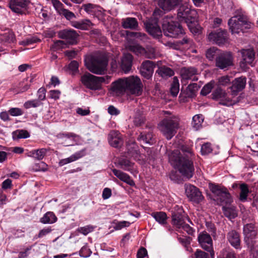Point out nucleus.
Wrapping results in <instances>:
<instances>
[{
    "label": "nucleus",
    "mask_w": 258,
    "mask_h": 258,
    "mask_svg": "<svg viewBox=\"0 0 258 258\" xmlns=\"http://www.w3.org/2000/svg\"><path fill=\"white\" fill-rule=\"evenodd\" d=\"M143 84L140 79L136 76L120 78L113 82L111 85V91L117 95L126 93L139 96L142 93Z\"/></svg>",
    "instance_id": "1"
},
{
    "label": "nucleus",
    "mask_w": 258,
    "mask_h": 258,
    "mask_svg": "<svg viewBox=\"0 0 258 258\" xmlns=\"http://www.w3.org/2000/svg\"><path fill=\"white\" fill-rule=\"evenodd\" d=\"M194 157L182 156L179 150H175L169 155V162L174 169L188 179L191 178L194 174Z\"/></svg>",
    "instance_id": "2"
},
{
    "label": "nucleus",
    "mask_w": 258,
    "mask_h": 258,
    "mask_svg": "<svg viewBox=\"0 0 258 258\" xmlns=\"http://www.w3.org/2000/svg\"><path fill=\"white\" fill-rule=\"evenodd\" d=\"M228 25L232 34L245 33L253 26L248 16L241 12H238L231 17L228 20Z\"/></svg>",
    "instance_id": "3"
},
{
    "label": "nucleus",
    "mask_w": 258,
    "mask_h": 258,
    "mask_svg": "<svg viewBox=\"0 0 258 258\" xmlns=\"http://www.w3.org/2000/svg\"><path fill=\"white\" fill-rule=\"evenodd\" d=\"M165 114H168L165 116L159 123V128L163 136L169 140L176 134L177 130L179 127V119L177 116L171 114L166 111Z\"/></svg>",
    "instance_id": "4"
},
{
    "label": "nucleus",
    "mask_w": 258,
    "mask_h": 258,
    "mask_svg": "<svg viewBox=\"0 0 258 258\" xmlns=\"http://www.w3.org/2000/svg\"><path fill=\"white\" fill-rule=\"evenodd\" d=\"M85 64L92 73L102 75L106 71L107 59L103 57L91 55L85 59Z\"/></svg>",
    "instance_id": "5"
},
{
    "label": "nucleus",
    "mask_w": 258,
    "mask_h": 258,
    "mask_svg": "<svg viewBox=\"0 0 258 258\" xmlns=\"http://www.w3.org/2000/svg\"><path fill=\"white\" fill-rule=\"evenodd\" d=\"M108 79V76L97 77L86 73L81 76V81L86 88L92 90H99L101 88V83Z\"/></svg>",
    "instance_id": "6"
},
{
    "label": "nucleus",
    "mask_w": 258,
    "mask_h": 258,
    "mask_svg": "<svg viewBox=\"0 0 258 258\" xmlns=\"http://www.w3.org/2000/svg\"><path fill=\"white\" fill-rule=\"evenodd\" d=\"M164 34L168 37L176 38L184 33L181 24L177 21L164 20L162 24Z\"/></svg>",
    "instance_id": "7"
},
{
    "label": "nucleus",
    "mask_w": 258,
    "mask_h": 258,
    "mask_svg": "<svg viewBox=\"0 0 258 258\" xmlns=\"http://www.w3.org/2000/svg\"><path fill=\"white\" fill-rule=\"evenodd\" d=\"M197 13L186 5H181L177 11V18L180 22L187 24H192L196 21Z\"/></svg>",
    "instance_id": "8"
},
{
    "label": "nucleus",
    "mask_w": 258,
    "mask_h": 258,
    "mask_svg": "<svg viewBox=\"0 0 258 258\" xmlns=\"http://www.w3.org/2000/svg\"><path fill=\"white\" fill-rule=\"evenodd\" d=\"M233 56L230 51H222L217 56L215 66L220 70H227L233 65Z\"/></svg>",
    "instance_id": "9"
},
{
    "label": "nucleus",
    "mask_w": 258,
    "mask_h": 258,
    "mask_svg": "<svg viewBox=\"0 0 258 258\" xmlns=\"http://www.w3.org/2000/svg\"><path fill=\"white\" fill-rule=\"evenodd\" d=\"M198 241L200 246L210 253L211 258L215 257L213 240L210 235L206 231L201 232L198 237Z\"/></svg>",
    "instance_id": "10"
},
{
    "label": "nucleus",
    "mask_w": 258,
    "mask_h": 258,
    "mask_svg": "<svg viewBox=\"0 0 258 258\" xmlns=\"http://www.w3.org/2000/svg\"><path fill=\"white\" fill-rule=\"evenodd\" d=\"M185 192L189 200L196 204L200 203L204 199L200 189L190 184H185Z\"/></svg>",
    "instance_id": "11"
},
{
    "label": "nucleus",
    "mask_w": 258,
    "mask_h": 258,
    "mask_svg": "<svg viewBox=\"0 0 258 258\" xmlns=\"http://www.w3.org/2000/svg\"><path fill=\"white\" fill-rule=\"evenodd\" d=\"M244 241L246 245L257 243L255 239L257 236V229L252 223L247 224L243 227Z\"/></svg>",
    "instance_id": "12"
},
{
    "label": "nucleus",
    "mask_w": 258,
    "mask_h": 258,
    "mask_svg": "<svg viewBox=\"0 0 258 258\" xmlns=\"http://www.w3.org/2000/svg\"><path fill=\"white\" fill-rule=\"evenodd\" d=\"M30 3V0H10L8 6L12 12L22 15L25 14Z\"/></svg>",
    "instance_id": "13"
},
{
    "label": "nucleus",
    "mask_w": 258,
    "mask_h": 258,
    "mask_svg": "<svg viewBox=\"0 0 258 258\" xmlns=\"http://www.w3.org/2000/svg\"><path fill=\"white\" fill-rule=\"evenodd\" d=\"M208 39L219 45L224 44L227 41V31L222 29L214 30L209 33Z\"/></svg>",
    "instance_id": "14"
},
{
    "label": "nucleus",
    "mask_w": 258,
    "mask_h": 258,
    "mask_svg": "<svg viewBox=\"0 0 258 258\" xmlns=\"http://www.w3.org/2000/svg\"><path fill=\"white\" fill-rule=\"evenodd\" d=\"M155 67L154 62L149 60H144L140 67V74L144 78L149 80L152 77Z\"/></svg>",
    "instance_id": "15"
},
{
    "label": "nucleus",
    "mask_w": 258,
    "mask_h": 258,
    "mask_svg": "<svg viewBox=\"0 0 258 258\" xmlns=\"http://www.w3.org/2000/svg\"><path fill=\"white\" fill-rule=\"evenodd\" d=\"M171 223L177 229H181L182 225L185 223V216L184 212L182 208H178L172 212Z\"/></svg>",
    "instance_id": "16"
},
{
    "label": "nucleus",
    "mask_w": 258,
    "mask_h": 258,
    "mask_svg": "<svg viewBox=\"0 0 258 258\" xmlns=\"http://www.w3.org/2000/svg\"><path fill=\"white\" fill-rule=\"evenodd\" d=\"M32 81V79L29 80L28 78H25L19 82L14 83L12 84L10 91L15 94L25 92L29 89Z\"/></svg>",
    "instance_id": "17"
},
{
    "label": "nucleus",
    "mask_w": 258,
    "mask_h": 258,
    "mask_svg": "<svg viewBox=\"0 0 258 258\" xmlns=\"http://www.w3.org/2000/svg\"><path fill=\"white\" fill-rule=\"evenodd\" d=\"M58 36L59 38L67 40L69 44L74 45L77 43L79 35L73 29H64L58 32Z\"/></svg>",
    "instance_id": "18"
},
{
    "label": "nucleus",
    "mask_w": 258,
    "mask_h": 258,
    "mask_svg": "<svg viewBox=\"0 0 258 258\" xmlns=\"http://www.w3.org/2000/svg\"><path fill=\"white\" fill-rule=\"evenodd\" d=\"M145 25L147 31L154 38L159 39L162 37V31L156 21L149 20Z\"/></svg>",
    "instance_id": "19"
},
{
    "label": "nucleus",
    "mask_w": 258,
    "mask_h": 258,
    "mask_svg": "<svg viewBox=\"0 0 258 258\" xmlns=\"http://www.w3.org/2000/svg\"><path fill=\"white\" fill-rule=\"evenodd\" d=\"M246 78L244 76L235 78L232 82V85L230 89L233 95H237L238 93L242 91L245 87Z\"/></svg>",
    "instance_id": "20"
},
{
    "label": "nucleus",
    "mask_w": 258,
    "mask_h": 258,
    "mask_svg": "<svg viewBox=\"0 0 258 258\" xmlns=\"http://www.w3.org/2000/svg\"><path fill=\"white\" fill-rule=\"evenodd\" d=\"M242 59L239 62L240 67L243 69H246L247 65L251 64L254 58L255 54L252 50L245 49L241 52Z\"/></svg>",
    "instance_id": "21"
},
{
    "label": "nucleus",
    "mask_w": 258,
    "mask_h": 258,
    "mask_svg": "<svg viewBox=\"0 0 258 258\" xmlns=\"http://www.w3.org/2000/svg\"><path fill=\"white\" fill-rule=\"evenodd\" d=\"M108 140L113 147L119 148L123 144V139L120 133L117 131H111L108 135Z\"/></svg>",
    "instance_id": "22"
},
{
    "label": "nucleus",
    "mask_w": 258,
    "mask_h": 258,
    "mask_svg": "<svg viewBox=\"0 0 258 258\" xmlns=\"http://www.w3.org/2000/svg\"><path fill=\"white\" fill-rule=\"evenodd\" d=\"M227 238L230 244L235 248L240 249L241 240L239 233L235 230L229 231L227 234Z\"/></svg>",
    "instance_id": "23"
},
{
    "label": "nucleus",
    "mask_w": 258,
    "mask_h": 258,
    "mask_svg": "<svg viewBox=\"0 0 258 258\" xmlns=\"http://www.w3.org/2000/svg\"><path fill=\"white\" fill-rule=\"evenodd\" d=\"M86 155V149H83L79 151L74 154L71 155L70 157L61 159L59 161L58 164L59 166H62L68 163L75 161Z\"/></svg>",
    "instance_id": "24"
},
{
    "label": "nucleus",
    "mask_w": 258,
    "mask_h": 258,
    "mask_svg": "<svg viewBox=\"0 0 258 258\" xmlns=\"http://www.w3.org/2000/svg\"><path fill=\"white\" fill-rule=\"evenodd\" d=\"M182 0H159L158 5L165 11H169L177 6Z\"/></svg>",
    "instance_id": "25"
},
{
    "label": "nucleus",
    "mask_w": 258,
    "mask_h": 258,
    "mask_svg": "<svg viewBox=\"0 0 258 258\" xmlns=\"http://www.w3.org/2000/svg\"><path fill=\"white\" fill-rule=\"evenodd\" d=\"M112 171L114 175L116 176L120 180L125 182L127 184L134 186L135 185V183L131 176L126 173H124L119 170L116 169H112Z\"/></svg>",
    "instance_id": "26"
},
{
    "label": "nucleus",
    "mask_w": 258,
    "mask_h": 258,
    "mask_svg": "<svg viewBox=\"0 0 258 258\" xmlns=\"http://www.w3.org/2000/svg\"><path fill=\"white\" fill-rule=\"evenodd\" d=\"M117 165L123 170L128 171L132 173H133L135 169V163L126 158L119 159L117 162Z\"/></svg>",
    "instance_id": "27"
},
{
    "label": "nucleus",
    "mask_w": 258,
    "mask_h": 258,
    "mask_svg": "<svg viewBox=\"0 0 258 258\" xmlns=\"http://www.w3.org/2000/svg\"><path fill=\"white\" fill-rule=\"evenodd\" d=\"M122 26L124 29L137 30L139 28V23L136 18L127 17L122 20Z\"/></svg>",
    "instance_id": "28"
},
{
    "label": "nucleus",
    "mask_w": 258,
    "mask_h": 258,
    "mask_svg": "<svg viewBox=\"0 0 258 258\" xmlns=\"http://www.w3.org/2000/svg\"><path fill=\"white\" fill-rule=\"evenodd\" d=\"M133 57L130 53L123 55L121 60V68L125 73H128L132 68Z\"/></svg>",
    "instance_id": "29"
},
{
    "label": "nucleus",
    "mask_w": 258,
    "mask_h": 258,
    "mask_svg": "<svg viewBox=\"0 0 258 258\" xmlns=\"http://www.w3.org/2000/svg\"><path fill=\"white\" fill-rule=\"evenodd\" d=\"M216 200L221 205H230L233 202L232 196L227 188L216 197Z\"/></svg>",
    "instance_id": "30"
},
{
    "label": "nucleus",
    "mask_w": 258,
    "mask_h": 258,
    "mask_svg": "<svg viewBox=\"0 0 258 258\" xmlns=\"http://www.w3.org/2000/svg\"><path fill=\"white\" fill-rule=\"evenodd\" d=\"M222 211L224 216L229 220L235 218L237 216V211L235 206H223Z\"/></svg>",
    "instance_id": "31"
},
{
    "label": "nucleus",
    "mask_w": 258,
    "mask_h": 258,
    "mask_svg": "<svg viewBox=\"0 0 258 258\" xmlns=\"http://www.w3.org/2000/svg\"><path fill=\"white\" fill-rule=\"evenodd\" d=\"M157 74L162 78L166 79L168 77L173 76L174 75V72L172 69L170 68L162 66L159 67L156 71L155 75Z\"/></svg>",
    "instance_id": "32"
},
{
    "label": "nucleus",
    "mask_w": 258,
    "mask_h": 258,
    "mask_svg": "<svg viewBox=\"0 0 258 258\" xmlns=\"http://www.w3.org/2000/svg\"><path fill=\"white\" fill-rule=\"evenodd\" d=\"M153 135L151 132H141L137 137V140L144 143L151 145L153 144Z\"/></svg>",
    "instance_id": "33"
},
{
    "label": "nucleus",
    "mask_w": 258,
    "mask_h": 258,
    "mask_svg": "<svg viewBox=\"0 0 258 258\" xmlns=\"http://www.w3.org/2000/svg\"><path fill=\"white\" fill-rule=\"evenodd\" d=\"M239 189L240 192L239 200L242 202H244L247 200L248 195L250 191L249 190L247 184L245 183H242L240 184Z\"/></svg>",
    "instance_id": "34"
},
{
    "label": "nucleus",
    "mask_w": 258,
    "mask_h": 258,
    "mask_svg": "<svg viewBox=\"0 0 258 258\" xmlns=\"http://www.w3.org/2000/svg\"><path fill=\"white\" fill-rule=\"evenodd\" d=\"M151 216L161 225H164L167 223V214L164 212H154L151 214Z\"/></svg>",
    "instance_id": "35"
},
{
    "label": "nucleus",
    "mask_w": 258,
    "mask_h": 258,
    "mask_svg": "<svg viewBox=\"0 0 258 258\" xmlns=\"http://www.w3.org/2000/svg\"><path fill=\"white\" fill-rule=\"evenodd\" d=\"M57 219V217L53 212H48L40 219V221L43 224H52L55 223Z\"/></svg>",
    "instance_id": "36"
},
{
    "label": "nucleus",
    "mask_w": 258,
    "mask_h": 258,
    "mask_svg": "<svg viewBox=\"0 0 258 258\" xmlns=\"http://www.w3.org/2000/svg\"><path fill=\"white\" fill-rule=\"evenodd\" d=\"M46 154V150L45 148H41L37 150H33L29 152L28 156L33 157L39 160H42Z\"/></svg>",
    "instance_id": "37"
},
{
    "label": "nucleus",
    "mask_w": 258,
    "mask_h": 258,
    "mask_svg": "<svg viewBox=\"0 0 258 258\" xmlns=\"http://www.w3.org/2000/svg\"><path fill=\"white\" fill-rule=\"evenodd\" d=\"M100 7L94 5L91 3L84 4L82 6V9L86 11L88 14L94 15L96 12L101 13V11L99 10Z\"/></svg>",
    "instance_id": "38"
},
{
    "label": "nucleus",
    "mask_w": 258,
    "mask_h": 258,
    "mask_svg": "<svg viewBox=\"0 0 258 258\" xmlns=\"http://www.w3.org/2000/svg\"><path fill=\"white\" fill-rule=\"evenodd\" d=\"M221 51V50L216 47H211L206 51V57L210 61L213 60L216 61L217 56L219 55Z\"/></svg>",
    "instance_id": "39"
},
{
    "label": "nucleus",
    "mask_w": 258,
    "mask_h": 258,
    "mask_svg": "<svg viewBox=\"0 0 258 258\" xmlns=\"http://www.w3.org/2000/svg\"><path fill=\"white\" fill-rule=\"evenodd\" d=\"M197 74V70L192 67L184 68L182 69V76L184 79H191L192 77Z\"/></svg>",
    "instance_id": "40"
},
{
    "label": "nucleus",
    "mask_w": 258,
    "mask_h": 258,
    "mask_svg": "<svg viewBox=\"0 0 258 258\" xmlns=\"http://www.w3.org/2000/svg\"><path fill=\"white\" fill-rule=\"evenodd\" d=\"M209 188L211 192L214 195L216 198L220 194H221L224 190H225L226 187L224 186H221L219 184L215 183L210 182L209 183Z\"/></svg>",
    "instance_id": "41"
},
{
    "label": "nucleus",
    "mask_w": 258,
    "mask_h": 258,
    "mask_svg": "<svg viewBox=\"0 0 258 258\" xmlns=\"http://www.w3.org/2000/svg\"><path fill=\"white\" fill-rule=\"evenodd\" d=\"M2 39L7 43H15L16 42V36L14 33L12 31H9L4 33L2 35Z\"/></svg>",
    "instance_id": "42"
},
{
    "label": "nucleus",
    "mask_w": 258,
    "mask_h": 258,
    "mask_svg": "<svg viewBox=\"0 0 258 258\" xmlns=\"http://www.w3.org/2000/svg\"><path fill=\"white\" fill-rule=\"evenodd\" d=\"M200 87V86L197 83L190 84L186 89V97H191L192 96L195 95Z\"/></svg>",
    "instance_id": "43"
},
{
    "label": "nucleus",
    "mask_w": 258,
    "mask_h": 258,
    "mask_svg": "<svg viewBox=\"0 0 258 258\" xmlns=\"http://www.w3.org/2000/svg\"><path fill=\"white\" fill-rule=\"evenodd\" d=\"M203 121L202 115H196L192 117L191 125L195 130H197L202 126Z\"/></svg>",
    "instance_id": "44"
},
{
    "label": "nucleus",
    "mask_w": 258,
    "mask_h": 258,
    "mask_svg": "<svg viewBox=\"0 0 258 258\" xmlns=\"http://www.w3.org/2000/svg\"><path fill=\"white\" fill-rule=\"evenodd\" d=\"M189 42V39L187 37H184L182 40H177L171 43L170 47L174 49L179 50L182 45L188 44Z\"/></svg>",
    "instance_id": "45"
},
{
    "label": "nucleus",
    "mask_w": 258,
    "mask_h": 258,
    "mask_svg": "<svg viewBox=\"0 0 258 258\" xmlns=\"http://www.w3.org/2000/svg\"><path fill=\"white\" fill-rule=\"evenodd\" d=\"M179 90V84L176 77H174L173 82L170 88L171 95L175 97L178 94Z\"/></svg>",
    "instance_id": "46"
},
{
    "label": "nucleus",
    "mask_w": 258,
    "mask_h": 258,
    "mask_svg": "<svg viewBox=\"0 0 258 258\" xmlns=\"http://www.w3.org/2000/svg\"><path fill=\"white\" fill-rule=\"evenodd\" d=\"M112 224L114 225L113 228L116 230H119L123 228L128 227L131 225V223L128 221H118L116 220H113Z\"/></svg>",
    "instance_id": "47"
},
{
    "label": "nucleus",
    "mask_w": 258,
    "mask_h": 258,
    "mask_svg": "<svg viewBox=\"0 0 258 258\" xmlns=\"http://www.w3.org/2000/svg\"><path fill=\"white\" fill-rule=\"evenodd\" d=\"M215 85V82L212 81L205 85L201 91V95L203 96H206L211 92L212 89L214 88Z\"/></svg>",
    "instance_id": "48"
},
{
    "label": "nucleus",
    "mask_w": 258,
    "mask_h": 258,
    "mask_svg": "<svg viewBox=\"0 0 258 258\" xmlns=\"http://www.w3.org/2000/svg\"><path fill=\"white\" fill-rule=\"evenodd\" d=\"M212 95L213 96V99H217L225 98L226 93L220 87L218 86L217 88L214 90Z\"/></svg>",
    "instance_id": "49"
},
{
    "label": "nucleus",
    "mask_w": 258,
    "mask_h": 258,
    "mask_svg": "<svg viewBox=\"0 0 258 258\" xmlns=\"http://www.w3.org/2000/svg\"><path fill=\"white\" fill-rule=\"evenodd\" d=\"M213 151L212 145L210 143L207 142L202 145L201 152L202 155H206L211 153Z\"/></svg>",
    "instance_id": "50"
},
{
    "label": "nucleus",
    "mask_w": 258,
    "mask_h": 258,
    "mask_svg": "<svg viewBox=\"0 0 258 258\" xmlns=\"http://www.w3.org/2000/svg\"><path fill=\"white\" fill-rule=\"evenodd\" d=\"M134 124L136 126H140L145 122V117L140 113H137L133 120Z\"/></svg>",
    "instance_id": "51"
},
{
    "label": "nucleus",
    "mask_w": 258,
    "mask_h": 258,
    "mask_svg": "<svg viewBox=\"0 0 258 258\" xmlns=\"http://www.w3.org/2000/svg\"><path fill=\"white\" fill-rule=\"evenodd\" d=\"M94 229V226L89 225H86L84 227H79L77 229V231L79 233H80L84 235H87L89 233L93 231Z\"/></svg>",
    "instance_id": "52"
},
{
    "label": "nucleus",
    "mask_w": 258,
    "mask_h": 258,
    "mask_svg": "<svg viewBox=\"0 0 258 258\" xmlns=\"http://www.w3.org/2000/svg\"><path fill=\"white\" fill-rule=\"evenodd\" d=\"M180 149L182 152V156H190L194 157V154L190 147L187 145H183L181 146Z\"/></svg>",
    "instance_id": "53"
},
{
    "label": "nucleus",
    "mask_w": 258,
    "mask_h": 258,
    "mask_svg": "<svg viewBox=\"0 0 258 258\" xmlns=\"http://www.w3.org/2000/svg\"><path fill=\"white\" fill-rule=\"evenodd\" d=\"M230 84V78L228 76H224L218 79L217 85L219 87L225 86Z\"/></svg>",
    "instance_id": "54"
},
{
    "label": "nucleus",
    "mask_w": 258,
    "mask_h": 258,
    "mask_svg": "<svg viewBox=\"0 0 258 258\" xmlns=\"http://www.w3.org/2000/svg\"><path fill=\"white\" fill-rule=\"evenodd\" d=\"M253 258H258V242L247 245Z\"/></svg>",
    "instance_id": "55"
},
{
    "label": "nucleus",
    "mask_w": 258,
    "mask_h": 258,
    "mask_svg": "<svg viewBox=\"0 0 258 258\" xmlns=\"http://www.w3.org/2000/svg\"><path fill=\"white\" fill-rule=\"evenodd\" d=\"M47 165L44 162H40L36 163L33 167V169L35 171H45L47 169Z\"/></svg>",
    "instance_id": "56"
},
{
    "label": "nucleus",
    "mask_w": 258,
    "mask_h": 258,
    "mask_svg": "<svg viewBox=\"0 0 258 258\" xmlns=\"http://www.w3.org/2000/svg\"><path fill=\"white\" fill-rule=\"evenodd\" d=\"M92 251L87 245L83 246L79 251L80 255L84 257H89Z\"/></svg>",
    "instance_id": "57"
},
{
    "label": "nucleus",
    "mask_w": 258,
    "mask_h": 258,
    "mask_svg": "<svg viewBox=\"0 0 258 258\" xmlns=\"http://www.w3.org/2000/svg\"><path fill=\"white\" fill-rule=\"evenodd\" d=\"M40 104L41 103L39 101L37 100H32L26 102L24 104V106L25 108L28 109L31 107H37L39 106Z\"/></svg>",
    "instance_id": "58"
},
{
    "label": "nucleus",
    "mask_w": 258,
    "mask_h": 258,
    "mask_svg": "<svg viewBox=\"0 0 258 258\" xmlns=\"http://www.w3.org/2000/svg\"><path fill=\"white\" fill-rule=\"evenodd\" d=\"M178 240L182 245L187 248L189 246L191 238L187 236L178 237Z\"/></svg>",
    "instance_id": "59"
},
{
    "label": "nucleus",
    "mask_w": 258,
    "mask_h": 258,
    "mask_svg": "<svg viewBox=\"0 0 258 258\" xmlns=\"http://www.w3.org/2000/svg\"><path fill=\"white\" fill-rule=\"evenodd\" d=\"M77 135L73 133H68V132H64V133H60L58 134L57 136V137L59 139H63L64 138L67 139H75L76 138Z\"/></svg>",
    "instance_id": "60"
},
{
    "label": "nucleus",
    "mask_w": 258,
    "mask_h": 258,
    "mask_svg": "<svg viewBox=\"0 0 258 258\" xmlns=\"http://www.w3.org/2000/svg\"><path fill=\"white\" fill-rule=\"evenodd\" d=\"M16 134L18 139H26L30 137L29 133L26 130H18Z\"/></svg>",
    "instance_id": "61"
},
{
    "label": "nucleus",
    "mask_w": 258,
    "mask_h": 258,
    "mask_svg": "<svg viewBox=\"0 0 258 258\" xmlns=\"http://www.w3.org/2000/svg\"><path fill=\"white\" fill-rule=\"evenodd\" d=\"M60 15L63 16L68 20H70L76 17L74 13L66 9L63 10V11Z\"/></svg>",
    "instance_id": "62"
},
{
    "label": "nucleus",
    "mask_w": 258,
    "mask_h": 258,
    "mask_svg": "<svg viewBox=\"0 0 258 258\" xmlns=\"http://www.w3.org/2000/svg\"><path fill=\"white\" fill-rule=\"evenodd\" d=\"M9 113L13 116L22 115L23 111L19 108H11L9 110Z\"/></svg>",
    "instance_id": "63"
},
{
    "label": "nucleus",
    "mask_w": 258,
    "mask_h": 258,
    "mask_svg": "<svg viewBox=\"0 0 258 258\" xmlns=\"http://www.w3.org/2000/svg\"><path fill=\"white\" fill-rule=\"evenodd\" d=\"M196 258H209L208 254L201 249H197L195 253Z\"/></svg>",
    "instance_id": "64"
}]
</instances>
